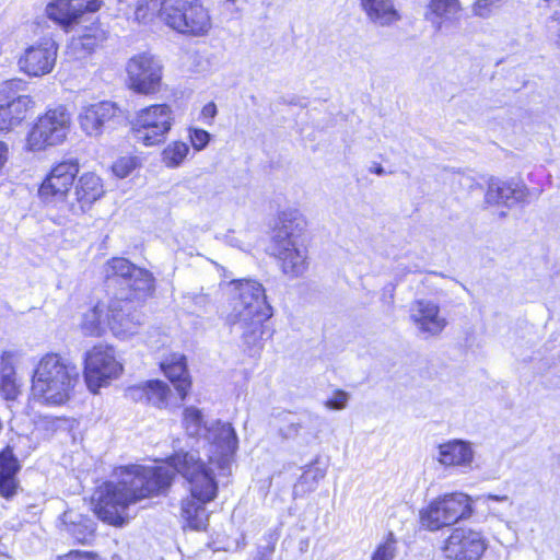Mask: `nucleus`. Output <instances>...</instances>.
I'll use <instances>...</instances> for the list:
<instances>
[{"mask_svg":"<svg viewBox=\"0 0 560 560\" xmlns=\"http://www.w3.org/2000/svg\"><path fill=\"white\" fill-rule=\"evenodd\" d=\"M144 385L152 386V385H165V384L161 381H148Z\"/></svg>","mask_w":560,"mask_h":560,"instance_id":"44","label":"nucleus"},{"mask_svg":"<svg viewBox=\"0 0 560 560\" xmlns=\"http://www.w3.org/2000/svg\"><path fill=\"white\" fill-rule=\"evenodd\" d=\"M472 514V502L468 494L454 491L443 493L431 500L419 511L422 528L436 532L450 527Z\"/></svg>","mask_w":560,"mask_h":560,"instance_id":"6","label":"nucleus"},{"mask_svg":"<svg viewBox=\"0 0 560 560\" xmlns=\"http://www.w3.org/2000/svg\"><path fill=\"white\" fill-rule=\"evenodd\" d=\"M15 81H7L0 89V130L9 131L19 126L27 112L33 108L34 102L28 95H12Z\"/></svg>","mask_w":560,"mask_h":560,"instance_id":"17","label":"nucleus"},{"mask_svg":"<svg viewBox=\"0 0 560 560\" xmlns=\"http://www.w3.org/2000/svg\"><path fill=\"white\" fill-rule=\"evenodd\" d=\"M122 371L121 364L116 360L112 347L96 345L84 357V378L86 385H102L115 380Z\"/></svg>","mask_w":560,"mask_h":560,"instance_id":"12","label":"nucleus"},{"mask_svg":"<svg viewBox=\"0 0 560 560\" xmlns=\"http://www.w3.org/2000/svg\"><path fill=\"white\" fill-rule=\"evenodd\" d=\"M397 539L395 535L389 532L385 539L381 541L371 555V560H394L396 556Z\"/></svg>","mask_w":560,"mask_h":560,"instance_id":"31","label":"nucleus"},{"mask_svg":"<svg viewBox=\"0 0 560 560\" xmlns=\"http://www.w3.org/2000/svg\"><path fill=\"white\" fill-rule=\"evenodd\" d=\"M20 353L14 350L3 351L1 354L0 383L1 385H15L18 382L15 364Z\"/></svg>","mask_w":560,"mask_h":560,"instance_id":"30","label":"nucleus"},{"mask_svg":"<svg viewBox=\"0 0 560 560\" xmlns=\"http://www.w3.org/2000/svg\"><path fill=\"white\" fill-rule=\"evenodd\" d=\"M71 535L73 537L74 544L89 545L94 537V529L88 525H84L83 529H79L77 526H73L71 529Z\"/></svg>","mask_w":560,"mask_h":560,"instance_id":"37","label":"nucleus"},{"mask_svg":"<svg viewBox=\"0 0 560 560\" xmlns=\"http://www.w3.org/2000/svg\"><path fill=\"white\" fill-rule=\"evenodd\" d=\"M127 84L130 90L142 95L160 92L163 78V66L155 56L139 52L126 63Z\"/></svg>","mask_w":560,"mask_h":560,"instance_id":"10","label":"nucleus"},{"mask_svg":"<svg viewBox=\"0 0 560 560\" xmlns=\"http://www.w3.org/2000/svg\"><path fill=\"white\" fill-rule=\"evenodd\" d=\"M140 166V161L137 156L126 155L119 158L114 162L112 166V171L115 176L119 178H125L129 176L137 167Z\"/></svg>","mask_w":560,"mask_h":560,"instance_id":"33","label":"nucleus"},{"mask_svg":"<svg viewBox=\"0 0 560 560\" xmlns=\"http://www.w3.org/2000/svg\"><path fill=\"white\" fill-rule=\"evenodd\" d=\"M8 148L3 142H0V168L7 160Z\"/></svg>","mask_w":560,"mask_h":560,"instance_id":"42","label":"nucleus"},{"mask_svg":"<svg viewBox=\"0 0 560 560\" xmlns=\"http://www.w3.org/2000/svg\"><path fill=\"white\" fill-rule=\"evenodd\" d=\"M372 173H375L376 175H385L386 172L382 165H376L373 170H371Z\"/></svg>","mask_w":560,"mask_h":560,"instance_id":"43","label":"nucleus"},{"mask_svg":"<svg viewBox=\"0 0 560 560\" xmlns=\"http://www.w3.org/2000/svg\"><path fill=\"white\" fill-rule=\"evenodd\" d=\"M57 55L58 45L55 39L44 37L24 50L19 59V67L28 77H43L55 68Z\"/></svg>","mask_w":560,"mask_h":560,"instance_id":"14","label":"nucleus"},{"mask_svg":"<svg viewBox=\"0 0 560 560\" xmlns=\"http://www.w3.org/2000/svg\"><path fill=\"white\" fill-rule=\"evenodd\" d=\"M70 128L71 114L65 106L49 108L37 118L28 132L26 148L38 152L61 144L67 139Z\"/></svg>","mask_w":560,"mask_h":560,"instance_id":"9","label":"nucleus"},{"mask_svg":"<svg viewBox=\"0 0 560 560\" xmlns=\"http://www.w3.org/2000/svg\"><path fill=\"white\" fill-rule=\"evenodd\" d=\"M182 390H184L186 387L185 386H182L179 387ZM182 396L184 397L185 396V392L182 393Z\"/></svg>","mask_w":560,"mask_h":560,"instance_id":"47","label":"nucleus"},{"mask_svg":"<svg viewBox=\"0 0 560 560\" xmlns=\"http://www.w3.org/2000/svg\"><path fill=\"white\" fill-rule=\"evenodd\" d=\"M460 13L459 0H430L425 8L424 19L436 32L445 33L458 23Z\"/></svg>","mask_w":560,"mask_h":560,"instance_id":"21","label":"nucleus"},{"mask_svg":"<svg viewBox=\"0 0 560 560\" xmlns=\"http://www.w3.org/2000/svg\"><path fill=\"white\" fill-rule=\"evenodd\" d=\"M176 475L188 483V495L180 502L184 528L205 530L209 522L206 505L217 499L219 483L198 451H174L158 465L116 466L113 469L114 479L96 487L92 511L103 523L124 527L129 522L127 510L143 500L166 497Z\"/></svg>","mask_w":560,"mask_h":560,"instance_id":"1","label":"nucleus"},{"mask_svg":"<svg viewBox=\"0 0 560 560\" xmlns=\"http://www.w3.org/2000/svg\"><path fill=\"white\" fill-rule=\"evenodd\" d=\"M108 305L97 303L88 310L82 317L80 328L85 336L101 337L108 326Z\"/></svg>","mask_w":560,"mask_h":560,"instance_id":"25","label":"nucleus"},{"mask_svg":"<svg viewBox=\"0 0 560 560\" xmlns=\"http://www.w3.org/2000/svg\"><path fill=\"white\" fill-rule=\"evenodd\" d=\"M409 317L417 331L424 338L438 337L447 326L438 302L430 299L415 300L409 307Z\"/></svg>","mask_w":560,"mask_h":560,"instance_id":"16","label":"nucleus"},{"mask_svg":"<svg viewBox=\"0 0 560 560\" xmlns=\"http://www.w3.org/2000/svg\"><path fill=\"white\" fill-rule=\"evenodd\" d=\"M69 397L68 387H40L34 399L43 406L58 407L66 404Z\"/></svg>","mask_w":560,"mask_h":560,"instance_id":"29","label":"nucleus"},{"mask_svg":"<svg viewBox=\"0 0 560 560\" xmlns=\"http://www.w3.org/2000/svg\"><path fill=\"white\" fill-rule=\"evenodd\" d=\"M485 202L489 206L512 208L529 202V190L525 184L491 177L488 182Z\"/></svg>","mask_w":560,"mask_h":560,"instance_id":"19","label":"nucleus"},{"mask_svg":"<svg viewBox=\"0 0 560 560\" xmlns=\"http://www.w3.org/2000/svg\"><path fill=\"white\" fill-rule=\"evenodd\" d=\"M161 370L173 384L190 385L191 383L187 370L186 357L184 354H170L161 362Z\"/></svg>","mask_w":560,"mask_h":560,"instance_id":"26","label":"nucleus"},{"mask_svg":"<svg viewBox=\"0 0 560 560\" xmlns=\"http://www.w3.org/2000/svg\"><path fill=\"white\" fill-rule=\"evenodd\" d=\"M217 106L213 102L206 104L201 109V117L203 119L212 120L217 115Z\"/></svg>","mask_w":560,"mask_h":560,"instance_id":"40","label":"nucleus"},{"mask_svg":"<svg viewBox=\"0 0 560 560\" xmlns=\"http://www.w3.org/2000/svg\"><path fill=\"white\" fill-rule=\"evenodd\" d=\"M486 548V541L479 533L456 527L445 539L443 551L446 560H480Z\"/></svg>","mask_w":560,"mask_h":560,"instance_id":"15","label":"nucleus"},{"mask_svg":"<svg viewBox=\"0 0 560 560\" xmlns=\"http://www.w3.org/2000/svg\"><path fill=\"white\" fill-rule=\"evenodd\" d=\"M150 388H151V389H162V390H164V389H166L167 387L160 386V387H150Z\"/></svg>","mask_w":560,"mask_h":560,"instance_id":"46","label":"nucleus"},{"mask_svg":"<svg viewBox=\"0 0 560 560\" xmlns=\"http://www.w3.org/2000/svg\"><path fill=\"white\" fill-rule=\"evenodd\" d=\"M188 137L192 148L196 151H201L206 149L211 139V136L208 131L195 127L188 129Z\"/></svg>","mask_w":560,"mask_h":560,"instance_id":"35","label":"nucleus"},{"mask_svg":"<svg viewBox=\"0 0 560 560\" xmlns=\"http://www.w3.org/2000/svg\"><path fill=\"white\" fill-rule=\"evenodd\" d=\"M305 221L296 211L284 212L273 235V254L290 278L303 276L308 268V250L303 232Z\"/></svg>","mask_w":560,"mask_h":560,"instance_id":"5","label":"nucleus"},{"mask_svg":"<svg viewBox=\"0 0 560 560\" xmlns=\"http://www.w3.org/2000/svg\"><path fill=\"white\" fill-rule=\"evenodd\" d=\"M438 448V460L444 467L467 466L474 458L469 443L462 440H452L441 443Z\"/></svg>","mask_w":560,"mask_h":560,"instance_id":"23","label":"nucleus"},{"mask_svg":"<svg viewBox=\"0 0 560 560\" xmlns=\"http://www.w3.org/2000/svg\"><path fill=\"white\" fill-rule=\"evenodd\" d=\"M348 401V394L342 389H336L330 398L325 401V406L329 409H343Z\"/></svg>","mask_w":560,"mask_h":560,"instance_id":"38","label":"nucleus"},{"mask_svg":"<svg viewBox=\"0 0 560 560\" xmlns=\"http://www.w3.org/2000/svg\"><path fill=\"white\" fill-rule=\"evenodd\" d=\"M175 124L171 105L152 104L136 113L132 130L138 142L144 147H156L165 142Z\"/></svg>","mask_w":560,"mask_h":560,"instance_id":"7","label":"nucleus"},{"mask_svg":"<svg viewBox=\"0 0 560 560\" xmlns=\"http://www.w3.org/2000/svg\"><path fill=\"white\" fill-rule=\"evenodd\" d=\"M183 423L187 430L192 429L194 431L198 432L205 427L201 411L195 407L185 408L183 415Z\"/></svg>","mask_w":560,"mask_h":560,"instance_id":"34","label":"nucleus"},{"mask_svg":"<svg viewBox=\"0 0 560 560\" xmlns=\"http://www.w3.org/2000/svg\"><path fill=\"white\" fill-rule=\"evenodd\" d=\"M120 117L119 107L112 102H98L83 106L78 115L80 129L97 138Z\"/></svg>","mask_w":560,"mask_h":560,"instance_id":"18","label":"nucleus"},{"mask_svg":"<svg viewBox=\"0 0 560 560\" xmlns=\"http://www.w3.org/2000/svg\"><path fill=\"white\" fill-rule=\"evenodd\" d=\"M104 194L105 189L101 177L95 173H84L74 185L73 199L67 201L69 211L74 215H81L89 211Z\"/></svg>","mask_w":560,"mask_h":560,"instance_id":"20","label":"nucleus"},{"mask_svg":"<svg viewBox=\"0 0 560 560\" xmlns=\"http://www.w3.org/2000/svg\"><path fill=\"white\" fill-rule=\"evenodd\" d=\"M108 287H117V300L108 305V327L112 332L125 339L137 334L143 316L131 305L153 290L152 275L125 258H113L104 267Z\"/></svg>","mask_w":560,"mask_h":560,"instance_id":"2","label":"nucleus"},{"mask_svg":"<svg viewBox=\"0 0 560 560\" xmlns=\"http://www.w3.org/2000/svg\"><path fill=\"white\" fill-rule=\"evenodd\" d=\"M317 476H318L317 471L306 470L300 477L299 485H301L302 487L305 486L306 490H312L313 483H316V481H317Z\"/></svg>","mask_w":560,"mask_h":560,"instance_id":"39","label":"nucleus"},{"mask_svg":"<svg viewBox=\"0 0 560 560\" xmlns=\"http://www.w3.org/2000/svg\"><path fill=\"white\" fill-rule=\"evenodd\" d=\"M80 381V371L57 353L45 354L36 364L33 384L42 385H75Z\"/></svg>","mask_w":560,"mask_h":560,"instance_id":"13","label":"nucleus"},{"mask_svg":"<svg viewBox=\"0 0 560 560\" xmlns=\"http://www.w3.org/2000/svg\"><path fill=\"white\" fill-rule=\"evenodd\" d=\"M233 307L226 323L234 332H240L243 346L250 354L262 349L264 323L271 317L264 287L255 280H240L235 283Z\"/></svg>","mask_w":560,"mask_h":560,"instance_id":"3","label":"nucleus"},{"mask_svg":"<svg viewBox=\"0 0 560 560\" xmlns=\"http://www.w3.org/2000/svg\"><path fill=\"white\" fill-rule=\"evenodd\" d=\"M190 152V147L179 140L171 141L161 152V161L167 168L182 166Z\"/></svg>","mask_w":560,"mask_h":560,"instance_id":"28","label":"nucleus"},{"mask_svg":"<svg viewBox=\"0 0 560 560\" xmlns=\"http://www.w3.org/2000/svg\"><path fill=\"white\" fill-rule=\"evenodd\" d=\"M56 560H101V557L95 551L72 549L66 553L57 556Z\"/></svg>","mask_w":560,"mask_h":560,"instance_id":"36","label":"nucleus"},{"mask_svg":"<svg viewBox=\"0 0 560 560\" xmlns=\"http://www.w3.org/2000/svg\"><path fill=\"white\" fill-rule=\"evenodd\" d=\"M89 388L91 389V393H92L93 395H97V394H98V389H100V387L93 386V387H89Z\"/></svg>","mask_w":560,"mask_h":560,"instance_id":"45","label":"nucleus"},{"mask_svg":"<svg viewBox=\"0 0 560 560\" xmlns=\"http://www.w3.org/2000/svg\"><path fill=\"white\" fill-rule=\"evenodd\" d=\"M167 0H137L135 19L142 24L151 23L159 18L164 23V8Z\"/></svg>","mask_w":560,"mask_h":560,"instance_id":"27","label":"nucleus"},{"mask_svg":"<svg viewBox=\"0 0 560 560\" xmlns=\"http://www.w3.org/2000/svg\"><path fill=\"white\" fill-rule=\"evenodd\" d=\"M0 389H1V390H2V389H4V386H1V387H0Z\"/></svg>","mask_w":560,"mask_h":560,"instance_id":"48","label":"nucleus"},{"mask_svg":"<svg viewBox=\"0 0 560 560\" xmlns=\"http://www.w3.org/2000/svg\"><path fill=\"white\" fill-rule=\"evenodd\" d=\"M21 465L13 454L11 446L7 445L0 451V495L4 499L13 498L19 488L16 475Z\"/></svg>","mask_w":560,"mask_h":560,"instance_id":"22","label":"nucleus"},{"mask_svg":"<svg viewBox=\"0 0 560 560\" xmlns=\"http://www.w3.org/2000/svg\"><path fill=\"white\" fill-rule=\"evenodd\" d=\"M369 20L380 26H389L400 20L393 0H361Z\"/></svg>","mask_w":560,"mask_h":560,"instance_id":"24","label":"nucleus"},{"mask_svg":"<svg viewBox=\"0 0 560 560\" xmlns=\"http://www.w3.org/2000/svg\"><path fill=\"white\" fill-rule=\"evenodd\" d=\"M78 173L79 164L73 160L52 166L38 189L40 199L46 203L67 205L68 194L74 185Z\"/></svg>","mask_w":560,"mask_h":560,"instance_id":"11","label":"nucleus"},{"mask_svg":"<svg viewBox=\"0 0 560 560\" xmlns=\"http://www.w3.org/2000/svg\"><path fill=\"white\" fill-rule=\"evenodd\" d=\"M192 302L199 307H207L210 304V298L208 294L199 293L191 296Z\"/></svg>","mask_w":560,"mask_h":560,"instance_id":"41","label":"nucleus"},{"mask_svg":"<svg viewBox=\"0 0 560 560\" xmlns=\"http://www.w3.org/2000/svg\"><path fill=\"white\" fill-rule=\"evenodd\" d=\"M101 7L97 0H51L46 5L47 16L67 32L78 26V35L71 39L70 48L90 54L105 39V32L94 22L80 25L86 13H94Z\"/></svg>","mask_w":560,"mask_h":560,"instance_id":"4","label":"nucleus"},{"mask_svg":"<svg viewBox=\"0 0 560 560\" xmlns=\"http://www.w3.org/2000/svg\"><path fill=\"white\" fill-rule=\"evenodd\" d=\"M164 24L185 35H206L211 18L200 0H167L164 8Z\"/></svg>","mask_w":560,"mask_h":560,"instance_id":"8","label":"nucleus"},{"mask_svg":"<svg viewBox=\"0 0 560 560\" xmlns=\"http://www.w3.org/2000/svg\"><path fill=\"white\" fill-rule=\"evenodd\" d=\"M217 430L214 440L219 446L226 447L228 450L234 452L237 446V436L235 430L230 423H217Z\"/></svg>","mask_w":560,"mask_h":560,"instance_id":"32","label":"nucleus"}]
</instances>
